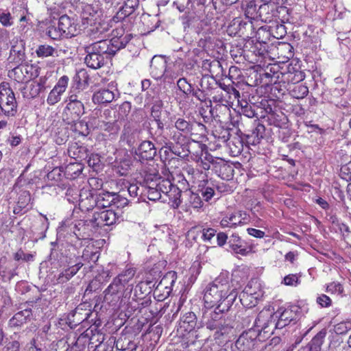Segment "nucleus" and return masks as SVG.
Returning <instances> with one entry per match:
<instances>
[{"mask_svg":"<svg viewBox=\"0 0 351 351\" xmlns=\"http://www.w3.org/2000/svg\"><path fill=\"white\" fill-rule=\"evenodd\" d=\"M230 289L228 278L219 276L215 278L205 289L204 300L206 306L215 307L219 312L228 311L237 296V292Z\"/></svg>","mask_w":351,"mask_h":351,"instance_id":"obj_1","label":"nucleus"},{"mask_svg":"<svg viewBox=\"0 0 351 351\" xmlns=\"http://www.w3.org/2000/svg\"><path fill=\"white\" fill-rule=\"evenodd\" d=\"M147 198L152 201L161 200L163 202H172L175 208L179 207L182 203V191L173 184L168 179H163L154 176V179L147 176L146 178Z\"/></svg>","mask_w":351,"mask_h":351,"instance_id":"obj_2","label":"nucleus"},{"mask_svg":"<svg viewBox=\"0 0 351 351\" xmlns=\"http://www.w3.org/2000/svg\"><path fill=\"white\" fill-rule=\"evenodd\" d=\"M85 51L87 53L85 63L94 69L101 68L105 64V55L116 53V51L110 47L108 42L102 39L85 47Z\"/></svg>","mask_w":351,"mask_h":351,"instance_id":"obj_3","label":"nucleus"},{"mask_svg":"<svg viewBox=\"0 0 351 351\" xmlns=\"http://www.w3.org/2000/svg\"><path fill=\"white\" fill-rule=\"evenodd\" d=\"M274 328V315L269 310H263L258 314L254 326L249 330H253V334L261 340L268 338Z\"/></svg>","mask_w":351,"mask_h":351,"instance_id":"obj_4","label":"nucleus"},{"mask_svg":"<svg viewBox=\"0 0 351 351\" xmlns=\"http://www.w3.org/2000/svg\"><path fill=\"white\" fill-rule=\"evenodd\" d=\"M0 109L8 117H14L17 112V103L12 90L8 84L0 85Z\"/></svg>","mask_w":351,"mask_h":351,"instance_id":"obj_5","label":"nucleus"},{"mask_svg":"<svg viewBox=\"0 0 351 351\" xmlns=\"http://www.w3.org/2000/svg\"><path fill=\"white\" fill-rule=\"evenodd\" d=\"M300 308L298 306H290L287 308H279L273 315L274 317L275 328L282 329L289 325L291 322L295 321L298 317Z\"/></svg>","mask_w":351,"mask_h":351,"instance_id":"obj_6","label":"nucleus"},{"mask_svg":"<svg viewBox=\"0 0 351 351\" xmlns=\"http://www.w3.org/2000/svg\"><path fill=\"white\" fill-rule=\"evenodd\" d=\"M134 274V273L132 270H128L124 274H121L115 278L112 283L104 291L106 300H108L109 296L117 295L121 292L123 289L125 284L132 278Z\"/></svg>","mask_w":351,"mask_h":351,"instance_id":"obj_7","label":"nucleus"},{"mask_svg":"<svg viewBox=\"0 0 351 351\" xmlns=\"http://www.w3.org/2000/svg\"><path fill=\"white\" fill-rule=\"evenodd\" d=\"M119 217L112 210H104L100 212H95L91 219L94 226L103 227L110 226L116 223Z\"/></svg>","mask_w":351,"mask_h":351,"instance_id":"obj_8","label":"nucleus"},{"mask_svg":"<svg viewBox=\"0 0 351 351\" xmlns=\"http://www.w3.org/2000/svg\"><path fill=\"white\" fill-rule=\"evenodd\" d=\"M256 338L253 334V330L243 332L232 346V351H250L253 348L254 341Z\"/></svg>","mask_w":351,"mask_h":351,"instance_id":"obj_9","label":"nucleus"},{"mask_svg":"<svg viewBox=\"0 0 351 351\" xmlns=\"http://www.w3.org/2000/svg\"><path fill=\"white\" fill-rule=\"evenodd\" d=\"M69 83V77L66 75L61 77L56 86L50 91L47 102L53 106L59 102L61 99V95L65 92Z\"/></svg>","mask_w":351,"mask_h":351,"instance_id":"obj_10","label":"nucleus"},{"mask_svg":"<svg viewBox=\"0 0 351 351\" xmlns=\"http://www.w3.org/2000/svg\"><path fill=\"white\" fill-rule=\"evenodd\" d=\"M86 27V34L91 39L103 38L108 36L110 29V23H87Z\"/></svg>","mask_w":351,"mask_h":351,"instance_id":"obj_11","label":"nucleus"},{"mask_svg":"<svg viewBox=\"0 0 351 351\" xmlns=\"http://www.w3.org/2000/svg\"><path fill=\"white\" fill-rule=\"evenodd\" d=\"M228 245L231 252L241 256H247L252 250V248L248 247L245 242L236 234H233L229 238Z\"/></svg>","mask_w":351,"mask_h":351,"instance_id":"obj_12","label":"nucleus"},{"mask_svg":"<svg viewBox=\"0 0 351 351\" xmlns=\"http://www.w3.org/2000/svg\"><path fill=\"white\" fill-rule=\"evenodd\" d=\"M167 60L164 56H154L150 62V73L152 76L156 79H161L166 71Z\"/></svg>","mask_w":351,"mask_h":351,"instance_id":"obj_13","label":"nucleus"},{"mask_svg":"<svg viewBox=\"0 0 351 351\" xmlns=\"http://www.w3.org/2000/svg\"><path fill=\"white\" fill-rule=\"evenodd\" d=\"M135 155L138 157L140 160H152L156 155V148L152 141H144L135 150Z\"/></svg>","mask_w":351,"mask_h":351,"instance_id":"obj_14","label":"nucleus"},{"mask_svg":"<svg viewBox=\"0 0 351 351\" xmlns=\"http://www.w3.org/2000/svg\"><path fill=\"white\" fill-rule=\"evenodd\" d=\"M260 296V292L252 293V284H248L240 293L239 299L243 306L252 308L256 305Z\"/></svg>","mask_w":351,"mask_h":351,"instance_id":"obj_15","label":"nucleus"},{"mask_svg":"<svg viewBox=\"0 0 351 351\" xmlns=\"http://www.w3.org/2000/svg\"><path fill=\"white\" fill-rule=\"evenodd\" d=\"M64 113L67 116L66 119H70L71 122L77 121L84 113V104L82 101L73 104L68 103Z\"/></svg>","mask_w":351,"mask_h":351,"instance_id":"obj_16","label":"nucleus"},{"mask_svg":"<svg viewBox=\"0 0 351 351\" xmlns=\"http://www.w3.org/2000/svg\"><path fill=\"white\" fill-rule=\"evenodd\" d=\"M268 48V44L265 41L257 40L253 44L250 48V51L258 58L255 60L256 63H262L263 60L269 56Z\"/></svg>","mask_w":351,"mask_h":351,"instance_id":"obj_17","label":"nucleus"},{"mask_svg":"<svg viewBox=\"0 0 351 351\" xmlns=\"http://www.w3.org/2000/svg\"><path fill=\"white\" fill-rule=\"evenodd\" d=\"M79 202V206L82 210H89L97 206L96 197L88 191H83L80 193Z\"/></svg>","mask_w":351,"mask_h":351,"instance_id":"obj_18","label":"nucleus"},{"mask_svg":"<svg viewBox=\"0 0 351 351\" xmlns=\"http://www.w3.org/2000/svg\"><path fill=\"white\" fill-rule=\"evenodd\" d=\"M114 99V93L108 88H101L95 92L92 100L95 104H101L111 102Z\"/></svg>","mask_w":351,"mask_h":351,"instance_id":"obj_19","label":"nucleus"},{"mask_svg":"<svg viewBox=\"0 0 351 351\" xmlns=\"http://www.w3.org/2000/svg\"><path fill=\"white\" fill-rule=\"evenodd\" d=\"M196 319L197 317L194 313H186L180 319V329L188 332H193L197 324Z\"/></svg>","mask_w":351,"mask_h":351,"instance_id":"obj_20","label":"nucleus"},{"mask_svg":"<svg viewBox=\"0 0 351 351\" xmlns=\"http://www.w3.org/2000/svg\"><path fill=\"white\" fill-rule=\"evenodd\" d=\"M43 88V85L38 82H32L27 84L22 90V94L27 99H32L38 96Z\"/></svg>","mask_w":351,"mask_h":351,"instance_id":"obj_21","label":"nucleus"},{"mask_svg":"<svg viewBox=\"0 0 351 351\" xmlns=\"http://www.w3.org/2000/svg\"><path fill=\"white\" fill-rule=\"evenodd\" d=\"M114 198H118L116 193L109 192L99 193L96 197L97 207L107 208L113 205Z\"/></svg>","mask_w":351,"mask_h":351,"instance_id":"obj_22","label":"nucleus"},{"mask_svg":"<svg viewBox=\"0 0 351 351\" xmlns=\"http://www.w3.org/2000/svg\"><path fill=\"white\" fill-rule=\"evenodd\" d=\"M233 327L229 324H227L226 321H223L220 324L219 328L215 332L213 337L215 340H219V343H222L226 341V339L228 335L232 332Z\"/></svg>","mask_w":351,"mask_h":351,"instance_id":"obj_23","label":"nucleus"},{"mask_svg":"<svg viewBox=\"0 0 351 351\" xmlns=\"http://www.w3.org/2000/svg\"><path fill=\"white\" fill-rule=\"evenodd\" d=\"M132 38V34H126L125 36H122L119 38H114L111 39L110 41H108L110 45V47L112 48L116 52L127 46L129 50H131V45L129 43V41Z\"/></svg>","mask_w":351,"mask_h":351,"instance_id":"obj_24","label":"nucleus"},{"mask_svg":"<svg viewBox=\"0 0 351 351\" xmlns=\"http://www.w3.org/2000/svg\"><path fill=\"white\" fill-rule=\"evenodd\" d=\"M69 23H57L56 25H51L48 27L47 34L53 40L61 37H65V27Z\"/></svg>","mask_w":351,"mask_h":351,"instance_id":"obj_25","label":"nucleus"},{"mask_svg":"<svg viewBox=\"0 0 351 351\" xmlns=\"http://www.w3.org/2000/svg\"><path fill=\"white\" fill-rule=\"evenodd\" d=\"M139 0H126L125 5L117 14L118 19H123L126 16H129L138 7Z\"/></svg>","mask_w":351,"mask_h":351,"instance_id":"obj_26","label":"nucleus"},{"mask_svg":"<svg viewBox=\"0 0 351 351\" xmlns=\"http://www.w3.org/2000/svg\"><path fill=\"white\" fill-rule=\"evenodd\" d=\"M83 266L81 263H77L75 265L70 267L67 269L64 270L62 273L60 274L58 278V283H64L67 282L71 278L77 274L80 269Z\"/></svg>","mask_w":351,"mask_h":351,"instance_id":"obj_27","label":"nucleus"},{"mask_svg":"<svg viewBox=\"0 0 351 351\" xmlns=\"http://www.w3.org/2000/svg\"><path fill=\"white\" fill-rule=\"evenodd\" d=\"M291 69L293 71H291L289 69L288 72L282 74V80L284 82L295 84L304 79V74L302 71L294 70L293 68H291Z\"/></svg>","mask_w":351,"mask_h":351,"instance_id":"obj_28","label":"nucleus"},{"mask_svg":"<svg viewBox=\"0 0 351 351\" xmlns=\"http://www.w3.org/2000/svg\"><path fill=\"white\" fill-rule=\"evenodd\" d=\"M154 120L157 123L158 131H156L154 134H152V138L161 145H167L169 141L167 138L162 134L164 123L161 121L160 118L155 119Z\"/></svg>","mask_w":351,"mask_h":351,"instance_id":"obj_29","label":"nucleus"},{"mask_svg":"<svg viewBox=\"0 0 351 351\" xmlns=\"http://www.w3.org/2000/svg\"><path fill=\"white\" fill-rule=\"evenodd\" d=\"M31 200L30 193L27 191H21L19 195L17 206L14 208V213L19 214L23 208H25Z\"/></svg>","mask_w":351,"mask_h":351,"instance_id":"obj_30","label":"nucleus"},{"mask_svg":"<svg viewBox=\"0 0 351 351\" xmlns=\"http://www.w3.org/2000/svg\"><path fill=\"white\" fill-rule=\"evenodd\" d=\"M32 315L30 309H25L16 313L10 319V322L14 326H20L26 322L27 318Z\"/></svg>","mask_w":351,"mask_h":351,"instance_id":"obj_31","label":"nucleus"},{"mask_svg":"<svg viewBox=\"0 0 351 351\" xmlns=\"http://www.w3.org/2000/svg\"><path fill=\"white\" fill-rule=\"evenodd\" d=\"M36 55L39 58H47L49 56H58L57 50L48 45H39L36 50Z\"/></svg>","mask_w":351,"mask_h":351,"instance_id":"obj_32","label":"nucleus"},{"mask_svg":"<svg viewBox=\"0 0 351 351\" xmlns=\"http://www.w3.org/2000/svg\"><path fill=\"white\" fill-rule=\"evenodd\" d=\"M223 312H219L217 310L215 309L214 313L211 315L210 319L208 320L206 326V328L210 330H215L219 328L220 324L223 321V319L219 317V313H222Z\"/></svg>","mask_w":351,"mask_h":351,"instance_id":"obj_33","label":"nucleus"},{"mask_svg":"<svg viewBox=\"0 0 351 351\" xmlns=\"http://www.w3.org/2000/svg\"><path fill=\"white\" fill-rule=\"evenodd\" d=\"M230 223L236 227L238 225L245 224L248 221V217L246 213L238 211L231 214L230 216Z\"/></svg>","mask_w":351,"mask_h":351,"instance_id":"obj_34","label":"nucleus"},{"mask_svg":"<svg viewBox=\"0 0 351 351\" xmlns=\"http://www.w3.org/2000/svg\"><path fill=\"white\" fill-rule=\"evenodd\" d=\"M199 192L205 201L208 202L215 195L214 188L210 186L208 181L204 182L199 186Z\"/></svg>","mask_w":351,"mask_h":351,"instance_id":"obj_35","label":"nucleus"},{"mask_svg":"<svg viewBox=\"0 0 351 351\" xmlns=\"http://www.w3.org/2000/svg\"><path fill=\"white\" fill-rule=\"evenodd\" d=\"M308 93V87L302 84L296 85L291 90V96L296 99H303Z\"/></svg>","mask_w":351,"mask_h":351,"instance_id":"obj_36","label":"nucleus"},{"mask_svg":"<svg viewBox=\"0 0 351 351\" xmlns=\"http://www.w3.org/2000/svg\"><path fill=\"white\" fill-rule=\"evenodd\" d=\"M11 54L14 53V54H17L18 56H20L23 53L25 43L21 39L19 38H14L11 42Z\"/></svg>","mask_w":351,"mask_h":351,"instance_id":"obj_37","label":"nucleus"},{"mask_svg":"<svg viewBox=\"0 0 351 351\" xmlns=\"http://www.w3.org/2000/svg\"><path fill=\"white\" fill-rule=\"evenodd\" d=\"M192 124L182 118H178L175 122L176 128L185 134H188L192 130Z\"/></svg>","mask_w":351,"mask_h":351,"instance_id":"obj_38","label":"nucleus"},{"mask_svg":"<svg viewBox=\"0 0 351 351\" xmlns=\"http://www.w3.org/2000/svg\"><path fill=\"white\" fill-rule=\"evenodd\" d=\"M80 23H69L65 27V37H73L80 32Z\"/></svg>","mask_w":351,"mask_h":351,"instance_id":"obj_39","label":"nucleus"},{"mask_svg":"<svg viewBox=\"0 0 351 351\" xmlns=\"http://www.w3.org/2000/svg\"><path fill=\"white\" fill-rule=\"evenodd\" d=\"M177 85L179 89L184 94L189 95L192 93L193 88L186 80L185 78H180L177 82Z\"/></svg>","mask_w":351,"mask_h":351,"instance_id":"obj_40","label":"nucleus"},{"mask_svg":"<svg viewBox=\"0 0 351 351\" xmlns=\"http://www.w3.org/2000/svg\"><path fill=\"white\" fill-rule=\"evenodd\" d=\"M282 283L286 286L296 287L300 283V276L297 274H289L283 278Z\"/></svg>","mask_w":351,"mask_h":351,"instance_id":"obj_41","label":"nucleus"},{"mask_svg":"<svg viewBox=\"0 0 351 351\" xmlns=\"http://www.w3.org/2000/svg\"><path fill=\"white\" fill-rule=\"evenodd\" d=\"M351 330L350 322H342L335 326L334 330L337 334L343 335Z\"/></svg>","mask_w":351,"mask_h":351,"instance_id":"obj_42","label":"nucleus"},{"mask_svg":"<svg viewBox=\"0 0 351 351\" xmlns=\"http://www.w3.org/2000/svg\"><path fill=\"white\" fill-rule=\"evenodd\" d=\"M176 279V274L174 271H170L167 274L166 276H165L162 279L160 280L159 285L160 286H165V288H168V283L169 281L171 287L173 285L175 282V280Z\"/></svg>","mask_w":351,"mask_h":351,"instance_id":"obj_43","label":"nucleus"},{"mask_svg":"<svg viewBox=\"0 0 351 351\" xmlns=\"http://www.w3.org/2000/svg\"><path fill=\"white\" fill-rule=\"evenodd\" d=\"M326 291L330 293L341 294L343 292V287L339 282H332L328 285Z\"/></svg>","mask_w":351,"mask_h":351,"instance_id":"obj_44","label":"nucleus"},{"mask_svg":"<svg viewBox=\"0 0 351 351\" xmlns=\"http://www.w3.org/2000/svg\"><path fill=\"white\" fill-rule=\"evenodd\" d=\"M189 202L191 206L193 208H197L202 206V201L200 196L198 194L189 192Z\"/></svg>","mask_w":351,"mask_h":351,"instance_id":"obj_45","label":"nucleus"},{"mask_svg":"<svg viewBox=\"0 0 351 351\" xmlns=\"http://www.w3.org/2000/svg\"><path fill=\"white\" fill-rule=\"evenodd\" d=\"M162 107V102L160 100L156 101L155 104L152 107L151 114L154 119L160 118Z\"/></svg>","mask_w":351,"mask_h":351,"instance_id":"obj_46","label":"nucleus"},{"mask_svg":"<svg viewBox=\"0 0 351 351\" xmlns=\"http://www.w3.org/2000/svg\"><path fill=\"white\" fill-rule=\"evenodd\" d=\"M326 335V332L325 330L320 331L313 337L311 341V344L316 348H320L324 342Z\"/></svg>","mask_w":351,"mask_h":351,"instance_id":"obj_47","label":"nucleus"},{"mask_svg":"<svg viewBox=\"0 0 351 351\" xmlns=\"http://www.w3.org/2000/svg\"><path fill=\"white\" fill-rule=\"evenodd\" d=\"M216 230L213 228L203 229L202 230V239L205 242H208L210 244H213L212 239L215 236Z\"/></svg>","mask_w":351,"mask_h":351,"instance_id":"obj_48","label":"nucleus"},{"mask_svg":"<svg viewBox=\"0 0 351 351\" xmlns=\"http://www.w3.org/2000/svg\"><path fill=\"white\" fill-rule=\"evenodd\" d=\"M33 255L31 254H25L22 250H18L14 254V259L16 261L23 260L24 261L28 262L33 260Z\"/></svg>","mask_w":351,"mask_h":351,"instance_id":"obj_49","label":"nucleus"},{"mask_svg":"<svg viewBox=\"0 0 351 351\" xmlns=\"http://www.w3.org/2000/svg\"><path fill=\"white\" fill-rule=\"evenodd\" d=\"M317 302L322 307H328V306H330V304H331V300L326 295L322 294L320 296L317 297Z\"/></svg>","mask_w":351,"mask_h":351,"instance_id":"obj_50","label":"nucleus"},{"mask_svg":"<svg viewBox=\"0 0 351 351\" xmlns=\"http://www.w3.org/2000/svg\"><path fill=\"white\" fill-rule=\"evenodd\" d=\"M256 36L258 40H260V39H261L262 38H268L270 36V33L269 29H267V27L262 26L258 27L256 32Z\"/></svg>","mask_w":351,"mask_h":351,"instance_id":"obj_51","label":"nucleus"},{"mask_svg":"<svg viewBox=\"0 0 351 351\" xmlns=\"http://www.w3.org/2000/svg\"><path fill=\"white\" fill-rule=\"evenodd\" d=\"M215 111H216V112L219 111L220 112H223L225 115L226 114L229 115L230 112V109L228 108V107L226 105H222V104L216 105L215 108H213L210 110V112L214 117H215V116L214 115Z\"/></svg>","mask_w":351,"mask_h":351,"instance_id":"obj_52","label":"nucleus"},{"mask_svg":"<svg viewBox=\"0 0 351 351\" xmlns=\"http://www.w3.org/2000/svg\"><path fill=\"white\" fill-rule=\"evenodd\" d=\"M82 169L80 164H70L66 167V173H70L71 171H73L75 176H78L82 173Z\"/></svg>","mask_w":351,"mask_h":351,"instance_id":"obj_53","label":"nucleus"},{"mask_svg":"<svg viewBox=\"0 0 351 351\" xmlns=\"http://www.w3.org/2000/svg\"><path fill=\"white\" fill-rule=\"evenodd\" d=\"M20 343L17 341H10L3 351H19Z\"/></svg>","mask_w":351,"mask_h":351,"instance_id":"obj_54","label":"nucleus"},{"mask_svg":"<svg viewBox=\"0 0 351 351\" xmlns=\"http://www.w3.org/2000/svg\"><path fill=\"white\" fill-rule=\"evenodd\" d=\"M99 127L104 130L110 132H112L116 130L114 123L110 121L106 122L104 121H102L101 122V124H99Z\"/></svg>","mask_w":351,"mask_h":351,"instance_id":"obj_55","label":"nucleus"},{"mask_svg":"<svg viewBox=\"0 0 351 351\" xmlns=\"http://www.w3.org/2000/svg\"><path fill=\"white\" fill-rule=\"evenodd\" d=\"M118 198H115L113 201V205L117 208L124 207L128 204V199L125 197H121V195L117 194Z\"/></svg>","mask_w":351,"mask_h":351,"instance_id":"obj_56","label":"nucleus"},{"mask_svg":"<svg viewBox=\"0 0 351 351\" xmlns=\"http://www.w3.org/2000/svg\"><path fill=\"white\" fill-rule=\"evenodd\" d=\"M247 233L256 238H263L265 236V232L261 230H257L252 228H249L247 229Z\"/></svg>","mask_w":351,"mask_h":351,"instance_id":"obj_57","label":"nucleus"},{"mask_svg":"<svg viewBox=\"0 0 351 351\" xmlns=\"http://www.w3.org/2000/svg\"><path fill=\"white\" fill-rule=\"evenodd\" d=\"M82 93L80 90H78L77 93H71L68 97V103H75V102H80L82 99Z\"/></svg>","mask_w":351,"mask_h":351,"instance_id":"obj_58","label":"nucleus"},{"mask_svg":"<svg viewBox=\"0 0 351 351\" xmlns=\"http://www.w3.org/2000/svg\"><path fill=\"white\" fill-rule=\"evenodd\" d=\"M140 191V187H138L136 184H130L128 188V192L132 197L138 196Z\"/></svg>","mask_w":351,"mask_h":351,"instance_id":"obj_59","label":"nucleus"},{"mask_svg":"<svg viewBox=\"0 0 351 351\" xmlns=\"http://www.w3.org/2000/svg\"><path fill=\"white\" fill-rule=\"evenodd\" d=\"M228 239V236L224 232H219L217 234V243L219 246H223Z\"/></svg>","mask_w":351,"mask_h":351,"instance_id":"obj_60","label":"nucleus"},{"mask_svg":"<svg viewBox=\"0 0 351 351\" xmlns=\"http://www.w3.org/2000/svg\"><path fill=\"white\" fill-rule=\"evenodd\" d=\"M124 29L121 26L120 27H117L116 29H113L111 32V34L112 36V38H119L123 36L124 34Z\"/></svg>","mask_w":351,"mask_h":351,"instance_id":"obj_61","label":"nucleus"},{"mask_svg":"<svg viewBox=\"0 0 351 351\" xmlns=\"http://www.w3.org/2000/svg\"><path fill=\"white\" fill-rule=\"evenodd\" d=\"M277 35L274 36L276 38H282L286 34L285 26L283 23H277Z\"/></svg>","mask_w":351,"mask_h":351,"instance_id":"obj_62","label":"nucleus"},{"mask_svg":"<svg viewBox=\"0 0 351 351\" xmlns=\"http://www.w3.org/2000/svg\"><path fill=\"white\" fill-rule=\"evenodd\" d=\"M194 97H195L200 101H204L206 100V95L200 89H197L192 91L191 93Z\"/></svg>","mask_w":351,"mask_h":351,"instance_id":"obj_63","label":"nucleus"},{"mask_svg":"<svg viewBox=\"0 0 351 351\" xmlns=\"http://www.w3.org/2000/svg\"><path fill=\"white\" fill-rule=\"evenodd\" d=\"M243 114L249 118H252L256 116L255 111L252 108L251 106H245L243 108Z\"/></svg>","mask_w":351,"mask_h":351,"instance_id":"obj_64","label":"nucleus"}]
</instances>
